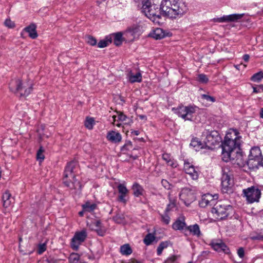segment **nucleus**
Segmentation results:
<instances>
[{"instance_id": "53", "label": "nucleus", "mask_w": 263, "mask_h": 263, "mask_svg": "<svg viewBox=\"0 0 263 263\" xmlns=\"http://www.w3.org/2000/svg\"><path fill=\"white\" fill-rule=\"evenodd\" d=\"M161 184L162 186L167 190H169L171 188V184L165 179L162 180Z\"/></svg>"}, {"instance_id": "61", "label": "nucleus", "mask_w": 263, "mask_h": 263, "mask_svg": "<svg viewBox=\"0 0 263 263\" xmlns=\"http://www.w3.org/2000/svg\"><path fill=\"white\" fill-rule=\"evenodd\" d=\"M176 259V257L175 256H173L168 259V260H170L172 262L174 261Z\"/></svg>"}, {"instance_id": "23", "label": "nucleus", "mask_w": 263, "mask_h": 263, "mask_svg": "<svg viewBox=\"0 0 263 263\" xmlns=\"http://www.w3.org/2000/svg\"><path fill=\"white\" fill-rule=\"evenodd\" d=\"M186 223L183 218L178 219L173 224L172 228L175 230H182L184 229V234L188 235L187 233H185Z\"/></svg>"}, {"instance_id": "1", "label": "nucleus", "mask_w": 263, "mask_h": 263, "mask_svg": "<svg viewBox=\"0 0 263 263\" xmlns=\"http://www.w3.org/2000/svg\"><path fill=\"white\" fill-rule=\"evenodd\" d=\"M241 136L236 129H228L222 143V159L225 162L234 160L238 153L236 149L239 148Z\"/></svg>"}, {"instance_id": "45", "label": "nucleus", "mask_w": 263, "mask_h": 263, "mask_svg": "<svg viewBox=\"0 0 263 263\" xmlns=\"http://www.w3.org/2000/svg\"><path fill=\"white\" fill-rule=\"evenodd\" d=\"M161 220L165 224H169L170 222V217L168 215L167 213L164 212V213L163 214H160Z\"/></svg>"}, {"instance_id": "34", "label": "nucleus", "mask_w": 263, "mask_h": 263, "mask_svg": "<svg viewBox=\"0 0 263 263\" xmlns=\"http://www.w3.org/2000/svg\"><path fill=\"white\" fill-rule=\"evenodd\" d=\"M155 236L152 233H148L143 239L144 244L146 246L151 245L152 242L155 240Z\"/></svg>"}, {"instance_id": "41", "label": "nucleus", "mask_w": 263, "mask_h": 263, "mask_svg": "<svg viewBox=\"0 0 263 263\" xmlns=\"http://www.w3.org/2000/svg\"><path fill=\"white\" fill-rule=\"evenodd\" d=\"M263 79V72L259 71L254 74L251 78V80L255 82H259Z\"/></svg>"}, {"instance_id": "54", "label": "nucleus", "mask_w": 263, "mask_h": 263, "mask_svg": "<svg viewBox=\"0 0 263 263\" xmlns=\"http://www.w3.org/2000/svg\"><path fill=\"white\" fill-rule=\"evenodd\" d=\"M46 249V245L45 243L40 244L38 248V253L42 254Z\"/></svg>"}, {"instance_id": "38", "label": "nucleus", "mask_w": 263, "mask_h": 263, "mask_svg": "<svg viewBox=\"0 0 263 263\" xmlns=\"http://www.w3.org/2000/svg\"><path fill=\"white\" fill-rule=\"evenodd\" d=\"M102 223L100 220H96L91 223L87 222V226L91 230L96 231L99 227H101Z\"/></svg>"}, {"instance_id": "39", "label": "nucleus", "mask_w": 263, "mask_h": 263, "mask_svg": "<svg viewBox=\"0 0 263 263\" xmlns=\"http://www.w3.org/2000/svg\"><path fill=\"white\" fill-rule=\"evenodd\" d=\"M117 114H118V116H113L112 117V119H113V124H115V122L116 120L117 121H124L126 120V118H127V117L126 115H125L124 114H123L122 112H117Z\"/></svg>"}, {"instance_id": "28", "label": "nucleus", "mask_w": 263, "mask_h": 263, "mask_svg": "<svg viewBox=\"0 0 263 263\" xmlns=\"http://www.w3.org/2000/svg\"><path fill=\"white\" fill-rule=\"evenodd\" d=\"M190 145L192 146L196 151H198L205 147L204 143H202L197 138H194L192 140Z\"/></svg>"}, {"instance_id": "6", "label": "nucleus", "mask_w": 263, "mask_h": 263, "mask_svg": "<svg viewBox=\"0 0 263 263\" xmlns=\"http://www.w3.org/2000/svg\"><path fill=\"white\" fill-rule=\"evenodd\" d=\"M218 135L216 131L205 129L202 132L201 139L203 141L205 148L212 149L213 146L217 145L219 140Z\"/></svg>"}, {"instance_id": "64", "label": "nucleus", "mask_w": 263, "mask_h": 263, "mask_svg": "<svg viewBox=\"0 0 263 263\" xmlns=\"http://www.w3.org/2000/svg\"><path fill=\"white\" fill-rule=\"evenodd\" d=\"M259 114L260 118H263V108H261Z\"/></svg>"}, {"instance_id": "59", "label": "nucleus", "mask_w": 263, "mask_h": 263, "mask_svg": "<svg viewBox=\"0 0 263 263\" xmlns=\"http://www.w3.org/2000/svg\"><path fill=\"white\" fill-rule=\"evenodd\" d=\"M249 58H250V56L249 54H246L243 55V59L246 62H248Z\"/></svg>"}, {"instance_id": "25", "label": "nucleus", "mask_w": 263, "mask_h": 263, "mask_svg": "<svg viewBox=\"0 0 263 263\" xmlns=\"http://www.w3.org/2000/svg\"><path fill=\"white\" fill-rule=\"evenodd\" d=\"M162 159L166 162L168 165L171 166L173 168L176 167L178 165L177 161L172 158L171 155L168 154H163L162 155Z\"/></svg>"}, {"instance_id": "20", "label": "nucleus", "mask_w": 263, "mask_h": 263, "mask_svg": "<svg viewBox=\"0 0 263 263\" xmlns=\"http://www.w3.org/2000/svg\"><path fill=\"white\" fill-rule=\"evenodd\" d=\"M117 189L119 194L118 197V201L124 203H126L127 200L126 197L129 191L125 185L123 183H120L118 184Z\"/></svg>"}, {"instance_id": "60", "label": "nucleus", "mask_w": 263, "mask_h": 263, "mask_svg": "<svg viewBox=\"0 0 263 263\" xmlns=\"http://www.w3.org/2000/svg\"><path fill=\"white\" fill-rule=\"evenodd\" d=\"M130 133H131L132 134H134V135H135L136 136H138L140 134V132H139V130H133V129L131 130V132Z\"/></svg>"}, {"instance_id": "58", "label": "nucleus", "mask_w": 263, "mask_h": 263, "mask_svg": "<svg viewBox=\"0 0 263 263\" xmlns=\"http://www.w3.org/2000/svg\"><path fill=\"white\" fill-rule=\"evenodd\" d=\"M137 3H139V5H140V4L145 3L147 1H151L152 2V0H134Z\"/></svg>"}, {"instance_id": "40", "label": "nucleus", "mask_w": 263, "mask_h": 263, "mask_svg": "<svg viewBox=\"0 0 263 263\" xmlns=\"http://www.w3.org/2000/svg\"><path fill=\"white\" fill-rule=\"evenodd\" d=\"M44 152V149L43 146H41L36 153V159L39 161L40 162H42L45 159Z\"/></svg>"}, {"instance_id": "19", "label": "nucleus", "mask_w": 263, "mask_h": 263, "mask_svg": "<svg viewBox=\"0 0 263 263\" xmlns=\"http://www.w3.org/2000/svg\"><path fill=\"white\" fill-rule=\"evenodd\" d=\"M3 207L5 209L12 208L14 203L15 199L10 193L9 191L6 190L2 195Z\"/></svg>"}, {"instance_id": "10", "label": "nucleus", "mask_w": 263, "mask_h": 263, "mask_svg": "<svg viewBox=\"0 0 263 263\" xmlns=\"http://www.w3.org/2000/svg\"><path fill=\"white\" fill-rule=\"evenodd\" d=\"M232 174L227 168L222 170L221 177V190L223 193L230 192L233 185Z\"/></svg>"}, {"instance_id": "15", "label": "nucleus", "mask_w": 263, "mask_h": 263, "mask_svg": "<svg viewBox=\"0 0 263 263\" xmlns=\"http://www.w3.org/2000/svg\"><path fill=\"white\" fill-rule=\"evenodd\" d=\"M173 4L172 0H162L160 4L162 15L172 18L173 12Z\"/></svg>"}, {"instance_id": "18", "label": "nucleus", "mask_w": 263, "mask_h": 263, "mask_svg": "<svg viewBox=\"0 0 263 263\" xmlns=\"http://www.w3.org/2000/svg\"><path fill=\"white\" fill-rule=\"evenodd\" d=\"M243 16V14H232L214 18V21L219 23L235 22L241 19Z\"/></svg>"}, {"instance_id": "29", "label": "nucleus", "mask_w": 263, "mask_h": 263, "mask_svg": "<svg viewBox=\"0 0 263 263\" xmlns=\"http://www.w3.org/2000/svg\"><path fill=\"white\" fill-rule=\"evenodd\" d=\"M128 78L129 81L132 83L140 82L142 81V76L140 72H137L135 74L130 72L128 74Z\"/></svg>"}, {"instance_id": "44", "label": "nucleus", "mask_w": 263, "mask_h": 263, "mask_svg": "<svg viewBox=\"0 0 263 263\" xmlns=\"http://www.w3.org/2000/svg\"><path fill=\"white\" fill-rule=\"evenodd\" d=\"M94 123L95 120L93 118H87L85 123V125L88 129H91L93 128Z\"/></svg>"}, {"instance_id": "27", "label": "nucleus", "mask_w": 263, "mask_h": 263, "mask_svg": "<svg viewBox=\"0 0 263 263\" xmlns=\"http://www.w3.org/2000/svg\"><path fill=\"white\" fill-rule=\"evenodd\" d=\"M132 190L133 191V194L135 197H139L142 196L144 192V189L138 183H135L132 186Z\"/></svg>"}, {"instance_id": "56", "label": "nucleus", "mask_w": 263, "mask_h": 263, "mask_svg": "<svg viewBox=\"0 0 263 263\" xmlns=\"http://www.w3.org/2000/svg\"><path fill=\"white\" fill-rule=\"evenodd\" d=\"M237 254L238 256L242 258L245 256V251L243 248H239L237 250Z\"/></svg>"}, {"instance_id": "7", "label": "nucleus", "mask_w": 263, "mask_h": 263, "mask_svg": "<svg viewBox=\"0 0 263 263\" xmlns=\"http://www.w3.org/2000/svg\"><path fill=\"white\" fill-rule=\"evenodd\" d=\"M196 107L195 106L189 105L187 106H180L173 110L174 112L181 117L185 120L191 121L193 117V114L195 112Z\"/></svg>"}, {"instance_id": "42", "label": "nucleus", "mask_w": 263, "mask_h": 263, "mask_svg": "<svg viewBox=\"0 0 263 263\" xmlns=\"http://www.w3.org/2000/svg\"><path fill=\"white\" fill-rule=\"evenodd\" d=\"M112 218L117 223H123L124 222V216L122 213H117Z\"/></svg>"}, {"instance_id": "43", "label": "nucleus", "mask_w": 263, "mask_h": 263, "mask_svg": "<svg viewBox=\"0 0 263 263\" xmlns=\"http://www.w3.org/2000/svg\"><path fill=\"white\" fill-rule=\"evenodd\" d=\"M80 260V256L77 253H71L69 257L70 263H78Z\"/></svg>"}, {"instance_id": "8", "label": "nucleus", "mask_w": 263, "mask_h": 263, "mask_svg": "<svg viewBox=\"0 0 263 263\" xmlns=\"http://www.w3.org/2000/svg\"><path fill=\"white\" fill-rule=\"evenodd\" d=\"M173 12L172 18L180 17L187 11V4L183 0H172Z\"/></svg>"}, {"instance_id": "49", "label": "nucleus", "mask_w": 263, "mask_h": 263, "mask_svg": "<svg viewBox=\"0 0 263 263\" xmlns=\"http://www.w3.org/2000/svg\"><path fill=\"white\" fill-rule=\"evenodd\" d=\"M201 98L202 99L205 100L207 101L211 102H214L215 101V99L209 95L203 94L201 96Z\"/></svg>"}, {"instance_id": "4", "label": "nucleus", "mask_w": 263, "mask_h": 263, "mask_svg": "<svg viewBox=\"0 0 263 263\" xmlns=\"http://www.w3.org/2000/svg\"><path fill=\"white\" fill-rule=\"evenodd\" d=\"M141 11L154 23H159L162 15L160 6L152 4L151 1L140 4Z\"/></svg>"}, {"instance_id": "52", "label": "nucleus", "mask_w": 263, "mask_h": 263, "mask_svg": "<svg viewBox=\"0 0 263 263\" xmlns=\"http://www.w3.org/2000/svg\"><path fill=\"white\" fill-rule=\"evenodd\" d=\"M95 231L97 232L99 235L101 236H104L106 232L105 229L102 226V224L101 225V227H99Z\"/></svg>"}, {"instance_id": "35", "label": "nucleus", "mask_w": 263, "mask_h": 263, "mask_svg": "<svg viewBox=\"0 0 263 263\" xmlns=\"http://www.w3.org/2000/svg\"><path fill=\"white\" fill-rule=\"evenodd\" d=\"M129 28L131 29V30L133 31V33H134V34H135L137 37L141 33L143 30L142 26L138 24L133 25Z\"/></svg>"}, {"instance_id": "50", "label": "nucleus", "mask_w": 263, "mask_h": 263, "mask_svg": "<svg viewBox=\"0 0 263 263\" xmlns=\"http://www.w3.org/2000/svg\"><path fill=\"white\" fill-rule=\"evenodd\" d=\"M4 24L6 26L10 28H12L15 26V23L10 18H7L4 22Z\"/></svg>"}, {"instance_id": "31", "label": "nucleus", "mask_w": 263, "mask_h": 263, "mask_svg": "<svg viewBox=\"0 0 263 263\" xmlns=\"http://www.w3.org/2000/svg\"><path fill=\"white\" fill-rule=\"evenodd\" d=\"M123 36L124 37V41L126 42H132L134 40V39L137 37L136 35L133 33V31L131 29L128 28L126 31L123 32Z\"/></svg>"}, {"instance_id": "33", "label": "nucleus", "mask_w": 263, "mask_h": 263, "mask_svg": "<svg viewBox=\"0 0 263 263\" xmlns=\"http://www.w3.org/2000/svg\"><path fill=\"white\" fill-rule=\"evenodd\" d=\"M97 207L95 203H91L90 202H86L85 204L82 205L83 210L84 211L91 212L94 211Z\"/></svg>"}, {"instance_id": "57", "label": "nucleus", "mask_w": 263, "mask_h": 263, "mask_svg": "<svg viewBox=\"0 0 263 263\" xmlns=\"http://www.w3.org/2000/svg\"><path fill=\"white\" fill-rule=\"evenodd\" d=\"M251 239L252 240H263V235H261L259 234H258L256 236H253L251 237Z\"/></svg>"}, {"instance_id": "2", "label": "nucleus", "mask_w": 263, "mask_h": 263, "mask_svg": "<svg viewBox=\"0 0 263 263\" xmlns=\"http://www.w3.org/2000/svg\"><path fill=\"white\" fill-rule=\"evenodd\" d=\"M77 165V162L74 161H71L67 164L64 173L63 182L65 185L70 189L79 191H81L82 187L81 183L76 179L75 176L73 174V169Z\"/></svg>"}, {"instance_id": "13", "label": "nucleus", "mask_w": 263, "mask_h": 263, "mask_svg": "<svg viewBox=\"0 0 263 263\" xmlns=\"http://www.w3.org/2000/svg\"><path fill=\"white\" fill-rule=\"evenodd\" d=\"M87 236V234L85 230L76 232L71 241L70 245L72 249L77 250L79 246L85 241Z\"/></svg>"}, {"instance_id": "12", "label": "nucleus", "mask_w": 263, "mask_h": 263, "mask_svg": "<svg viewBox=\"0 0 263 263\" xmlns=\"http://www.w3.org/2000/svg\"><path fill=\"white\" fill-rule=\"evenodd\" d=\"M179 198L189 206L196 199L195 190L188 187L182 189L179 194Z\"/></svg>"}, {"instance_id": "30", "label": "nucleus", "mask_w": 263, "mask_h": 263, "mask_svg": "<svg viewBox=\"0 0 263 263\" xmlns=\"http://www.w3.org/2000/svg\"><path fill=\"white\" fill-rule=\"evenodd\" d=\"M186 230L189 231L194 235L199 236L200 235L199 227L197 224L186 227L185 228V232H186Z\"/></svg>"}, {"instance_id": "14", "label": "nucleus", "mask_w": 263, "mask_h": 263, "mask_svg": "<svg viewBox=\"0 0 263 263\" xmlns=\"http://www.w3.org/2000/svg\"><path fill=\"white\" fill-rule=\"evenodd\" d=\"M218 198V195H214L210 194H205L202 195L201 200L199 202V205L201 208H205L208 205H214L217 202L216 201Z\"/></svg>"}, {"instance_id": "9", "label": "nucleus", "mask_w": 263, "mask_h": 263, "mask_svg": "<svg viewBox=\"0 0 263 263\" xmlns=\"http://www.w3.org/2000/svg\"><path fill=\"white\" fill-rule=\"evenodd\" d=\"M246 200L250 203L258 202L261 196L260 190L255 186H252L242 190Z\"/></svg>"}, {"instance_id": "47", "label": "nucleus", "mask_w": 263, "mask_h": 263, "mask_svg": "<svg viewBox=\"0 0 263 263\" xmlns=\"http://www.w3.org/2000/svg\"><path fill=\"white\" fill-rule=\"evenodd\" d=\"M198 81L202 83H206L208 82L209 79L204 74H200L198 76Z\"/></svg>"}, {"instance_id": "16", "label": "nucleus", "mask_w": 263, "mask_h": 263, "mask_svg": "<svg viewBox=\"0 0 263 263\" xmlns=\"http://www.w3.org/2000/svg\"><path fill=\"white\" fill-rule=\"evenodd\" d=\"M183 169L186 174L193 180H197L199 177V172L194 166L186 161H184Z\"/></svg>"}, {"instance_id": "55", "label": "nucleus", "mask_w": 263, "mask_h": 263, "mask_svg": "<svg viewBox=\"0 0 263 263\" xmlns=\"http://www.w3.org/2000/svg\"><path fill=\"white\" fill-rule=\"evenodd\" d=\"M175 206V203L171 202L168 204H167V207L166 208L164 212H166V213H168L169 211L171 210V209L174 208Z\"/></svg>"}, {"instance_id": "11", "label": "nucleus", "mask_w": 263, "mask_h": 263, "mask_svg": "<svg viewBox=\"0 0 263 263\" xmlns=\"http://www.w3.org/2000/svg\"><path fill=\"white\" fill-rule=\"evenodd\" d=\"M261 153L259 147L255 146L252 147L250 152L249 159L247 162L248 165L252 167H258L261 161Z\"/></svg>"}, {"instance_id": "48", "label": "nucleus", "mask_w": 263, "mask_h": 263, "mask_svg": "<svg viewBox=\"0 0 263 263\" xmlns=\"http://www.w3.org/2000/svg\"><path fill=\"white\" fill-rule=\"evenodd\" d=\"M87 42L91 46H95L97 44L96 39L90 35L87 37Z\"/></svg>"}, {"instance_id": "62", "label": "nucleus", "mask_w": 263, "mask_h": 263, "mask_svg": "<svg viewBox=\"0 0 263 263\" xmlns=\"http://www.w3.org/2000/svg\"><path fill=\"white\" fill-rule=\"evenodd\" d=\"M139 117L141 120H146V116L143 115H140L139 116Z\"/></svg>"}, {"instance_id": "17", "label": "nucleus", "mask_w": 263, "mask_h": 263, "mask_svg": "<svg viewBox=\"0 0 263 263\" xmlns=\"http://www.w3.org/2000/svg\"><path fill=\"white\" fill-rule=\"evenodd\" d=\"M212 248L219 252H223L228 254L230 250L228 246L221 240H213L210 243Z\"/></svg>"}, {"instance_id": "5", "label": "nucleus", "mask_w": 263, "mask_h": 263, "mask_svg": "<svg viewBox=\"0 0 263 263\" xmlns=\"http://www.w3.org/2000/svg\"><path fill=\"white\" fill-rule=\"evenodd\" d=\"M10 90L14 93H18L21 96H27L32 90L31 83L23 84L19 79L12 80L9 84Z\"/></svg>"}, {"instance_id": "26", "label": "nucleus", "mask_w": 263, "mask_h": 263, "mask_svg": "<svg viewBox=\"0 0 263 263\" xmlns=\"http://www.w3.org/2000/svg\"><path fill=\"white\" fill-rule=\"evenodd\" d=\"M114 39V43L116 46H120L122 44L123 41H124L123 33L119 32L111 34Z\"/></svg>"}, {"instance_id": "3", "label": "nucleus", "mask_w": 263, "mask_h": 263, "mask_svg": "<svg viewBox=\"0 0 263 263\" xmlns=\"http://www.w3.org/2000/svg\"><path fill=\"white\" fill-rule=\"evenodd\" d=\"M214 216L219 220L232 218L234 210L232 205L221 201L217 202L211 210Z\"/></svg>"}, {"instance_id": "21", "label": "nucleus", "mask_w": 263, "mask_h": 263, "mask_svg": "<svg viewBox=\"0 0 263 263\" xmlns=\"http://www.w3.org/2000/svg\"><path fill=\"white\" fill-rule=\"evenodd\" d=\"M106 139L111 143H118L121 141L122 136L119 132L110 130L107 133Z\"/></svg>"}, {"instance_id": "36", "label": "nucleus", "mask_w": 263, "mask_h": 263, "mask_svg": "<svg viewBox=\"0 0 263 263\" xmlns=\"http://www.w3.org/2000/svg\"><path fill=\"white\" fill-rule=\"evenodd\" d=\"M112 42V38L110 36H107L105 40H101L98 44V46L99 48H104L107 47Z\"/></svg>"}, {"instance_id": "22", "label": "nucleus", "mask_w": 263, "mask_h": 263, "mask_svg": "<svg viewBox=\"0 0 263 263\" xmlns=\"http://www.w3.org/2000/svg\"><path fill=\"white\" fill-rule=\"evenodd\" d=\"M36 29V25L35 24L32 23L23 29V31L21 32V35H23V32L25 31L28 33L29 36L30 38L35 39L38 36Z\"/></svg>"}, {"instance_id": "24", "label": "nucleus", "mask_w": 263, "mask_h": 263, "mask_svg": "<svg viewBox=\"0 0 263 263\" xmlns=\"http://www.w3.org/2000/svg\"><path fill=\"white\" fill-rule=\"evenodd\" d=\"M149 36L156 40H160L166 36L164 31L160 28H157L149 33Z\"/></svg>"}, {"instance_id": "63", "label": "nucleus", "mask_w": 263, "mask_h": 263, "mask_svg": "<svg viewBox=\"0 0 263 263\" xmlns=\"http://www.w3.org/2000/svg\"><path fill=\"white\" fill-rule=\"evenodd\" d=\"M47 261L48 263H57L58 261L57 260H47Z\"/></svg>"}, {"instance_id": "46", "label": "nucleus", "mask_w": 263, "mask_h": 263, "mask_svg": "<svg viewBox=\"0 0 263 263\" xmlns=\"http://www.w3.org/2000/svg\"><path fill=\"white\" fill-rule=\"evenodd\" d=\"M253 93H259L263 92V84L258 85L256 86L252 85Z\"/></svg>"}, {"instance_id": "51", "label": "nucleus", "mask_w": 263, "mask_h": 263, "mask_svg": "<svg viewBox=\"0 0 263 263\" xmlns=\"http://www.w3.org/2000/svg\"><path fill=\"white\" fill-rule=\"evenodd\" d=\"M132 148V143L130 141H127L121 148V151H128Z\"/></svg>"}, {"instance_id": "37", "label": "nucleus", "mask_w": 263, "mask_h": 263, "mask_svg": "<svg viewBox=\"0 0 263 263\" xmlns=\"http://www.w3.org/2000/svg\"><path fill=\"white\" fill-rule=\"evenodd\" d=\"M169 243L168 241H162L159 245L157 249V254L158 256L161 255L163 250L168 246Z\"/></svg>"}, {"instance_id": "32", "label": "nucleus", "mask_w": 263, "mask_h": 263, "mask_svg": "<svg viewBox=\"0 0 263 263\" xmlns=\"http://www.w3.org/2000/svg\"><path fill=\"white\" fill-rule=\"evenodd\" d=\"M132 249L129 244H125L120 247V252L122 255H129L132 253Z\"/></svg>"}]
</instances>
